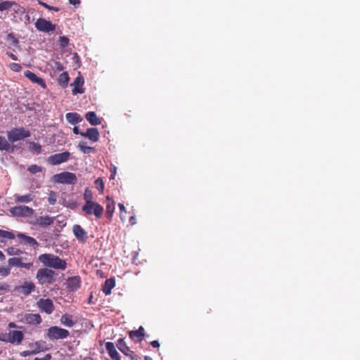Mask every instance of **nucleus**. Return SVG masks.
Masks as SVG:
<instances>
[{
    "mask_svg": "<svg viewBox=\"0 0 360 360\" xmlns=\"http://www.w3.org/2000/svg\"><path fill=\"white\" fill-rule=\"evenodd\" d=\"M117 347L124 354L129 356L131 360L136 359L134 352L126 345L124 339L120 338L117 340Z\"/></svg>",
    "mask_w": 360,
    "mask_h": 360,
    "instance_id": "16",
    "label": "nucleus"
},
{
    "mask_svg": "<svg viewBox=\"0 0 360 360\" xmlns=\"http://www.w3.org/2000/svg\"><path fill=\"white\" fill-rule=\"evenodd\" d=\"M13 6H17L15 1H4L0 2V11H4L10 9Z\"/></svg>",
    "mask_w": 360,
    "mask_h": 360,
    "instance_id": "33",
    "label": "nucleus"
},
{
    "mask_svg": "<svg viewBox=\"0 0 360 360\" xmlns=\"http://www.w3.org/2000/svg\"><path fill=\"white\" fill-rule=\"evenodd\" d=\"M118 207L120 208V218L122 219V221H124V217L123 216V213H126L127 211H126V208L124 207V205L122 204V203H119L118 204Z\"/></svg>",
    "mask_w": 360,
    "mask_h": 360,
    "instance_id": "45",
    "label": "nucleus"
},
{
    "mask_svg": "<svg viewBox=\"0 0 360 360\" xmlns=\"http://www.w3.org/2000/svg\"><path fill=\"white\" fill-rule=\"evenodd\" d=\"M73 132H74V134H80V133H81V132L79 131V128H78L77 127H75L73 128Z\"/></svg>",
    "mask_w": 360,
    "mask_h": 360,
    "instance_id": "53",
    "label": "nucleus"
},
{
    "mask_svg": "<svg viewBox=\"0 0 360 360\" xmlns=\"http://www.w3.org/2000/svg\"><path fill=\"white\" fill-rule=\"evenodd\" d=\"M106 200H108V202L106 204V210L105 213L107 215V217L110 219L112 214L115 211V202L113 200H111L109 195L106 197Z\"/></svg>",
    "mask_w": 360,
    "mask_h": 360,
    "instance_id": "26",
    "label": "nucleus"
},
{
    "mask_svg": "<svg viewBox=\"0 0 360 360\" xmlns=\"http://www.w3.org/2000/svg\"><path fill=\"white\" fill-rule=\"evenodd\" d=\"M145 359H146V360H149V357H148V356H145Z\"/></svg>",
    "mask_w": 360,
    "mask_h": 360,
    "instance_id": "60",
    "label": "nucleus"
},
{
    "mask_svg": "<svg viewBox=\"0 0 360 360\" xmlns=\"http://www.w3.org/2000/svg\"><path fill=\"white\" fill-rule=\"evenodd\" d=\"M27 170L32 174H36L41 172L42 171V168L37 165H32L27 168Z\"/></svg>",
    "mask_w": 360,
    "mask_h": 360,
    "instance_id": "40",
    "label": "nucleus"
},
{
    "mask_svg": "<svg viewBox=\"0 0 360 360\" xmlns=\"http://www.w3.org/2000/svg\"><path fill=\"white\" fill-rule=\"evenodd\" d=\"M15 235L13 232L0 229V242L4 243L6 239H13Z\"/></svg>",
    "mask_w": 360,
    "mask_h": 360,
    "instance_id": "32",
    "label": "nucleus"
},
{
    "mask_svg": "<svg viewBox=\"0 0 360 360\" xmlns=\"http://www.w3.org/2000/svg\"><path fill=\"white\" fill-rule=\"evenodd\" d=\"M54 221V218L49 216H40L32 219L30 223L34 226L46 227L51 225Z\"/></svg>",
    "mask_w": 360,
    "mask_h": 360,
    "instance_id": "13",
    "label": "nucleus"
},
{
    "mask_svg": "<svg viewBox=\"0 0 360 360\" xmlns=\"http://www.w3.org/2000/svg\"><path fill=\"white\" fill-rule=\"evenodd\" d=\"M115 278H110L106 279L104 285H103L102 290L106 295H108L111 293V290L115 287Z\"/></svg>",
    "mask_w": 360,
    "mask_h": 360,
    "instance_id": "24",
    "label": "nucleus"
},
{
    "mask_svg": "<svg viewBox=\"0 0 360 360\" xmlns=\"http://www.w3.org/2000/svg\"><path fill=\"white\" fill-rule=\"evenodd\" d=\"M19 321L27 326H37L42 323V318L39 314L23 313L18 315Z\"/></svg>",
    "mask_w": 360,
    "mask_h": 360,
    "instance_id": "6",
    "label": "nucleus"
},
{
    "mask_svg": "<svg viewBox=\"0 0 360 360\" xmlns=\"http://www.w3.org/2000/svg\"><path fill=\"white\" fill-rule=\"evenodd\" d=\"M73 233L78 240L85 242L87 239V233L86 231L78 224L73 226Z\"/></svg>",
    "mask_w": 360,
    "mask_h": 360,
    "instance_id": "19",
    "label": "nucleus"
},
{
    "mask_svg": "<svg viewBox=\"0 0 360 360\" xmlns=\"http://www.w3.org/2000/svg\"><path fill=\"white\" fill-rule=\"evenodd\" d=\"M60 321L63 325L69 328L72 327L75 323L72 319V316L68 314L62 315Z\"/></svg>",
    "mask_w": 360,
    "mask_h": 360,
    "instance_id": "28",
    "label": "nucleus"
},
{
    "mask_svg": "<svg viewBox=\"0 0 360 360\" xmlns=\"http://www.w3.org/2000/svg\"><path fill=\"white\" fill-rule=\"evenodd\" d=\"M69 2H70V4H72L74 6H77V5L80 4V1L79 0H69Z\"/></svg>",
    "mask_w": 360,
    "mask_h": 360,
    "instance_id": "50",
    "label": "nucleus"
},
{
    "mask_svg": "<svg viewBox=\"0 0 360 360\" xmlns=\"http://www.w3.org/2000/svg\"><path fill=\"white\" fill-rule=\"evenodd\" d=\"M86 120L91 124V125H98L101 124V120L97 117L96 114L93 112L90 111L88 112L86 115Z\"/></svg>",
    "mask_w": 360,
    "mask_h": 360,
    "instance_id": "27",
    "label": "nucleus"
},
{
    "mask_svg": "<svg viewBox=\"0 0 360 360\" xmlns=\"http://www.w3.org/2000/svg\"><path fill=\"white\" fill-rule=\"evenodd\" d=\"M150 345L153 346V347H157V348H158L160 347V344L158 340H153V341L150 342Z\"/></svg>",
    "mask_w": 360,
    "mask_h": 360,
    "instance_id": "49",
    "label": "nucleus"
},
{
    "mask_svg": "<svg viewBox=\"0 0 360 360\" xmlns=\"http://www.w3.org/2000/svg\"><path fill=\"white\" fill-rule=\"evenodd\" d=\"M35 285L32 282H25L22 285L15 288V290L23 295H28L35 290Z\"/></svg>",
    "mask_w": 360,
    "mask_h": 360,
    "instance_id": "17",
    "label": "nucleus"
},
{
    "mask_svg": "<svg viewBox=\"0 0 360 360\" xmlns=\"http://www.w3.org/2000/svg\"><path fill=\"white\" fill-rule=\"evenodd\" d=\"M105 348L113 360H120V355L115 349L114 344L111 342H107L105 343Z\"/></svg>",
    "mask_w": 360,
    "mask_h": 360,
    "instance_id": "22",
    "label": "nucleus"
},
{
    "mask_svg": "<svg viewBox=\"0 0 360 360\" xmlns=\"http://www.w3.org/2000/svg\"><path fill=\"white\" fill-rule=\"evenodd\" d=\"M82 210L86 214H94L97 219H100L102 217L104 211L103 207L96 202H92V205L85 203V205L82 206Z\"/></svg>",
    "mask_w": 360,
    "mask_h": 360,
    "instance_id": "8",
    "label": "nucleus"
},
{
    "mask_svg": "<svg viewBox=\"0 0 360 360\" xmlns=\"http://www.w3.org/2000/svg\"><path fill=\"white\" fill-rule=\"evenodd\" d=\"M14 200L15 202H23L27 203L33 200L34 195L32 193H28L24 195H20L19 194H15L13 195Z\"/></svg>",
    "mask_w": 360,
    "mask_h": 360,
    "instance_id": "25",
    "label": "nucleus"
},
{
    "mask_svg": "<svg viewBox=\"0 0 360 360\" xmlns=\"http://www.w3.org/2000/svg\"><path fill=\"white\" fill-rule=\"evenodd\" d=\"M10 212L15 217H30L34 213L32 208L25 205H20L12 207Z\"/></svg>",
    "mask_w": 360,
    "mask_h": 360,
    "instance_id": "12",
    "label": "nucleus"
},
{
    "mask_svg": "<svg viewBox=\"0 0 360 360\" xmlns=\"http://www.w3.org/2000/svg\"><path fill=\"white\" fill-rule=\"evenodd\" d=\"M38 4L41 5L44 8L50 10V11H59L58 8L49 6V5L46 4V3H44V2H42L41 1H38Z\"/></svg>",
    "mask_w": 360,
    "mask_h": 360,
    "instance_id": "43",
    "label": "nucleus"
},
{
    "mask_svg": "<svg viewBox=\"0 0 360 360\" xmlns=\"http://www.w3.org/2000/svg\"><path fill=\"white\" fill-rule=\"evenodd\" d=\"M42 341H37L35 342V345L39 347V345L41 344Z\"/></svg>",
    "mask_w": 360,
    "mask_h": 360,
    "instance_id": "59",
    "label": "nucleus"
},
{
    "mask_svg": "<svg viewBox=\"0 0 360 360\" xmlns=\"http://www.w3.org/2000/svg\"><path fill=\"white\" fill-rule=\"evenodd\" d=\"M60 45L62 47H66L69 43V39L66 37H60L59 38Z\"/></svg>",
    "mask_w": 360,
    "mask_h": 360,
    "instance_id": "44",
    "label": "nucleus"
},
{
    "mask_svg": "<svg viewBox=\"0 0 360 360\" xmlns=\"http://www.w3.org/2000/svg\"><path fill=\"white\" fill-rule=\"evenodd\" d=\"M37 306L41 312L51 314L54 311V304L53 301L49 298H40L37 302Z\"/></svg>",
    "mask_w": 360,
    "mask_h": 360,
    "instance_id": "10",
    "label": "nucleus"
},
{
    "mask_svg": "<svg viewBox=\"0 0 360 360\" xmlns=\"http://www.w3.org/2000/svg\"><path fill=\"white\" fill-rule=\"evenodd\" d=\"M70 282H74V281H77V278H72L71 279L69 280Z\"/></svg>",
    "mask_w": 360,
    "mask_h": 360,
    "instance_id": "58",
    "label": "nucleus"
},
{
    "mask_svg": "<svg viewBox=\"0 0 360 360\" xmlns=\"http://www.w3.org/2000/svg\"><path fill=\"white\" fill-rule=\"evenodd\" d=\"M6 55L10 57L11 59H13V60H18V57L14 55L13 53H12L11 52H6Z\"/></svg>",
    "mask_w": 360,
    "mask_h": 360,
    "instance_id": "48",
    "label": "nucleus"
},
{
    "mask_svg": "<svg viewBox=\"0 0 360 360\" xmlns=\"http://www.w3.org/2000/svg\"><path fill=\"white\" fill-rule=\"evenodd\" d=\"M58 274L49 268L39 269L36 274V278L40 285H50L56 281Z\"/></svg>",
    "mask_w": 360,
    "mask_h": 360,
    "instance_id": "3",
    "label": "nucleus"
},
{
    "mask_svg": "<svg viewBox=\"0 0 360 360\" xmlns=\"http://www.w3.org/2000/svg\"><path fill=\"white\" fill-rule=\"evenodd\" d=\"M7 39H12L13 40V44L14 45H16L19 42L18 39L15 37V36H14V34L13 33H9L7 35Z\"/></svg>",
    "mask_w": 360,
    "mask_h": 360,
    "instance_id": "46",
    "label": "nucleus"
},
{
    "mask_svg": "<svg viewBox=\"0 0 360 360\" xmlns=\"http://www.w3.org/2000/svg\"><path fill=\"white\" fill-rule=\"evenodd\" d=\"M70 80L69 75L67 72H62L58 79V83L62 87H66Z\"/></svg>",
    "mask_w": 360,
    "mask_h": 360,
    "instance_id": "31",
    "label": "nucleus"
},
{
    "mask_svg": "<svg viewBox=\"0 0 360 360\" xmlns=\"http://www.w3.org/2000/svg\"><path fill=\"white\" fill-rule=\"evenodd\" d=\"M8 288V285L6 284H0V290H6Z\"/></svg>",
    "mask_w": 360,
    "mask_h": 360,
    "instance_id": "55",
    "label": "nucleus"
},
{
    "mask_svg": "<svg viewBox=\"0 0 360 360\" xmlns=\"http://www.w3.org/2000/svg\"><path fill=\"white\" fill-rule=\"evenodd\" d=\"M38 259L44 266H46L45 268L65 270L67 267L65 260L53 254H41L39 256Z\"/></svg>",
    "mask_w": 360,
    "mask_h": 360,
    "instance_id": "1",
    "label": "nucleus"
},
{
    "mask_svg": "<svg viewBox=\"0 0 360 360\" xmlns=\"http://www.w3.org/2000/svg\"><path fill=\"white\" fill-rule=\"evenodd\" d=\"M54 181L59 184H75L77 178L74 173L69 172H63L54 175Z\"/></svg>",
    "mask_w": 360,
    "mask_h": 360,
    "instance_id": "7",
    "label": "nucleus"
},
{
    "mask_svg": "<svg viewBox=\"0 0 360 360\" xmlns=\"http://www.w3.org/2000/svg\"><path fill=\"white\" fill-rule=\"evenodd\" d=\"M9 68L13 72H18L21 71L22 66L18 63H13L9 65Z\"/></svg>",
    "mask_w": 360,
    "mask_h": 360,
    "instance_id": "42",
    "label": "nucleus"
},
{
    "mask_svg": "<svg viewBox=\"0 0 360 360\" xmlns=\"http://www.w3.org/2000/svg\"><path fill=\"white\" fill-rule=\"evenodd\" d=\"M30 136V131L24 127H15L7 131L8 141L14 143Z\"/></svg>",
    "mask_w": 360,
    "mask_h": 360,
    "instance_id": "5",
    "label": "nucleus"
},
{
    "mask_svg": "<svg viewBox=\"0 0 360 360\" xmlns=\"http://www.w3.org/2000/svg\"><path fill=\"white\" fill-rule=\"evenodd\" d=\"M84 84V79L82 76L81 73H78V76L75 78L71 86H73L72 89V94L77 95V94H84L85 92V89L83 88Z\"/></svg>",
    "mask_w": 360,
    "mask_h": 360,
    "instance_id": "14",
    "label": "nucleus"
},
{
    "mask_svg": "<svg viewBox=\"0 0 360 360\" xmlns=\"http://www.w3.org/2000/svg\"><path fill=\"white\" fill-rule=\"evenodd\" d=\"M8 326L9 328H14L17 327L16 324L15 323H13V322H10L8 323Z\"/></svg>",
    "mask_w": 360,
    "mask_h": 360,
    "instance_id": "52",
    "label": "nucleus"
},
{
    "mask_svg": "<svg viewBox=\"0 0 360 360\" xmlns=\"http://www.w3.org/2000/svg\"><path fill=\"white\" fill-rule=\"evenodd\" d=\"M65 118L68 122L75 124L82 120L80 115L76 112H68L65 115Z\"/></svg>",
    "mask_w": 360,
    "mask_h": 360,
    "instance_id": "29",
    "label": "nucleus"
},
{
    "mask_svg": "<svg viewBox=\"0 0 360 360\" xmlns=\"http://www.w3.org/2000/svg\"><path fill=\"white\" fill-rule=\"evenodd\" d=\"M129 223L131 225H134L136 223L135 217L131 216L129 217Z\"/></svg>",
    "mask_w": 360,
    "mask_h": 360,
    "instance_id": "51",
    "label": "nucleus"
},
{
    "mask_svg": "<svg viewBox=\"0 0 360 360\" xmlns=\"http://www.w3.org/2000/svg\"><path fill=\"white\" fill-rule=\"evenodd\" d=\"M8 266L18 267L27 270L31 269L34 266L32 255L27 252H22L18 257L9 258L8 260Z\"/></svg>",
    "mask_w": 360,
    "mask_h": 360,
    "instance_id": "2",
    "label": "nucleus"
},
{
    "mask_svg": "<svg viewBox=\"0 0 360 360\" xmlns=\"http://www.w3.org/2000/svg\"><path fill=\"white\" fill-rule=\"evenodd\" d=\"M80 135L89 139L93 142H96L99 139V132L96 128H89L86 132L80 133Z\"/></svg>",
    "mask_w": 360,
    "mask_h": 360,
    "instance_id": "20",
    "label": "nucleus"
},
{
    "mask_svg": "<svg viewBox=\"0 0 360 360\" xmlns=\"http://www.w3.org/2000/svg\"><path fill=\"white\" fill-rule=\"evenodd\" d=\"M84 199L85 203H88L89 205H92V202H94L93 193L89 188H86L84 191Z\"/></svg>",
    "mask_w": 360,
    "mask_h": 360,
    "instance_id": "34",
    "label": "nucleus"
},
{
    "mask_svg": "<svg viewBox=\"0 0 360 360\" xmlns=\"http://www.w3.org/2000/svg\"><path fill=\"white\" fill-rule=\"evenodd\" d=\"M35 27L40 32H49L56 30V25L44 18H39L35 22Z\"/></svg>",
    "mask_w": 360,
    "mask_h": 360,
    "instance_id": "11",
    "label": "nucleus"
},
{
    "mask_svg": "<svg viewBox=\"0 0 360 360\" xmlns=\"http://www.w3.org/2000/svg\"><path fill=\"white\" fill-rule=\"evenodd\" d=\"M24 335L20 330H10L8 332V342L13 345H20L23 340Z\"/></svg>",
    "mask_w": 360,
    "mask_h": 360,
    "instance_id": "15",
    "label": "nucleus"
},
{
    "mask_svg": "<svg viewBox=\"0 0 360 360\" xmlns=\"http://www.w3.org/2000/svg\"><path fill=\"white\" fill-rule=\"evenodd\" d=\"M24 75L29 79L32 82L39 84L43 88H46V82L44 80V79L38 77L36 74L34 72L26 70L24 72Z\"/></svg>",
    "mask_w": 360,
    "mask_h": 360,
    "instance_id": "18",
    "label": "nucleus"
},
{
    "mask_svg": "<svg viewBox=\"0 0 360 360\" xmlns=\"http://www.w3.org/2000/svg\"><path fill=\"white\" fill-rule=\"evenodd\" d=\"M0 340L5 342H8V333H0Z\"/></svg>",
    "mask_w": 360,
    "mask_h": 360,
    "instance_id": "47",
    "label": "nucleus"
},
{
    "mask_svg": "<svg viewBox=\"0 0 360 360\" xmlns=\"http://www.w3.org/2000/svg\"><path fill=\"white\" fill-rule=\"evenodd\" d=\"M18 237L19 238L22 239L25 244H27L30 246H34L38 245L37 241L32 237L25 236V234L22 233H19L18 235Z\"/></svg>",
    "mask_w": 360,
    "mask_h": 360,
    "instance_id": "30",
    "label": "nucleus"
},
{
    "mask_svg": "<svg viewBox=\"0 0 360 360\" xmlns=\"http://www.w3.org/2000/svg\"><path fill=\"white\" fill-rule=\"evenodd\" d=\"M56 193L53 191H50L49 193L48 202L50 205H55L56 202Z\"/></svg>",
    "mask_w": 360,
    "mask_h": 360,
    "instance_id": "38",
    "label": "nucleus"
},
{
    "mask_svg": "<svg viewBox=\"0 0 360 360\" xmlns=\"http://www.w3.org/2000/svg\"><path fill=\"white\" fill-rule=\"evenodd\" d=\"M78 148L84 153H89L94 150L93 147L87 146L85 142H80Z\"/></svg>",
    "mask_w": 360,
    "mask_h": 360,
    "instance_id": "35",
    "label": "nucleus"
},
{
    "mask_svg": "<svg viewBox=\"0 0 360 360\" xmlns=\"http://www.w3.org/2000/svg\"><path fill=\"white\" fill-rule=\"evenodd\" d=\"M11 273V269L8 266H0V275L1 276L6 277L8 276Z\"/></svg>",
    "mask_w": 360,
    "mask_h": 360,
    "instance_id": "41",
    "label": "nucleus"
},
{
    "mask_svg": "<svg viewBox=\"0 0 360 360\" xmlns=\"http://www.w3.org/2000/svg\"><path fill=\"white\" fill-rule=\"evenodd\" d=\"M57 69L59 70H62L63 69V66L61 64L59 63L58 65Z\"/></svg>",
    "mask_w": 360,
    "mask_h": 360,
    "instance_id": "57",
    "label": "nucleus"
},
{
    "mask_svg": "<svg viewBox=\"0 0 360 360\" xmlns=\"http://www.w3.org/2000/svg\"><path fill=\"white\" fill-rule=\"evenodd\" d=\"M30 150L36 154H39L41 152V146L38 143H30Z\"/></svg>",
    "mask_w": 360,
    "mask_h": 360,
    "instance_id": "36",
    "label": "nucleus"
},
{
    "mask_svg": "<svg viewBox=\"0 0 360 360\" xmlns=\"http://www.w3.org/2000/svg\"><path fill=\"white\" fill-rule=\"evenodd\" d=\"M6 259V257L4 253L0 250V260L4 261Z\"/></svg>",
    "mask_w": 360,
    "mask_h": 360,
    "instance_id": "54",
    "label": "nucleus"
},
{
    "mask_svg": "<svg viewBox=\"0 0 360 360\" xmlns=\"http://www.w3.org/2000/svg\"><path fill=\"white\" fill-rule=\"evenodd\" d=\"M70 335V332L65 328L59 326H53L49 327L45 333L44 337L49 341H56L58 340H63Z\"/></svg>",
    "mask_w": 360,
    "mask_h": 360,
    "instance_id": "4",
    "label": "nucleus"
},
{
    "mask_svg": "<svg viewBox=\"0 0 360 360\" xmlns=\"http://www.w3.org/2000/svg\"><path fill=\"white\" fill-rule=\"evenodd\" d=\"M96 188L100 191L101 193L103 192L104 184L101 178H98L94 182Z\"/></svg>",
    "mask_w": 360,
    "mask_h": 360,
    "instance_id": "39",
    "label": "nucleus"
},
{
    "mask_svg": "<svg viewBox=\"0 0 360 360\" xmlns=\"http://www.w3.org/2000/svg\"><path fill=\"white\" fill-rule=\"evenodd\" d=\"M30 353H31V352H29V351H25V352H22V355L23 356H26L27 355L30 354Z\"/></svg>",
    "mask_w": 360,
    "mask_h": 360,
    "instance_id": "56",
    "label": "nucleus"
},
{
    "mask_svg": "<svg viewBox=\"0 0 360 360\" xmlns=\"http://www.w3.org/2000/svg\"><path fill=\"white\" fill-rule=\"evenodd\" d=\"M129 338L136 342H141L144 338V328L140 326L138 330H131L129 333Z\"/></svg>",
    "mask_w": 360,
    "mask_h": 360,
    "instance_id": "21",
    "label": "nucleus"
},
{
    "mask_svg": "<svg viewBox=\"0 0 360 360\" xmlns=\"http://www.w3.org/2000/svg\"><path fill=\"white\" fill-rule=\"evenodd\" d=\"M6 251L9 255H14L15 257H18L23 252L22 250L15 248H8Z\"/></svg>",
    "mask_w": 360,
    "mask_h": 360,
    "instance_id": "37",
    "label": "nucleus"
},
{
    "mask_svg": "<svg viewBox=\"0 0 360 360\" xmlns=\"http://www.w3.org/2000/svg\"><path fill=\"white\" fill-rule=\"evenodd\" d=\"M70 157V153L65 151L60 153H56L49 156L47 159L49 164L51 165H58L67 162Z\"/></svg>",
    "mask_w": 360,
    "mask_h": 360,
    "instance_id": "9",
    "label": "nucleus"
},
{
    "mask_svg": "<svg viewBox=\"0 0 360 360\" xmlns=\"http://www.w3.org/2000/svg\"><path fill=\"white\" fill-rule=\"evenodd\" d=\"M14 149L15 146L11 145L8 140H6L5 137L0 136V150H6L13 153Z\"/></svg>",
    "mask_w": 360,
    "mask_h": 360,
    "instance_id": "23",
    "label": "nucleus"
}]
</instances>
